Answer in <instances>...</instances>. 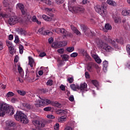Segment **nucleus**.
I'll return each mask as SVG.
<instances>
[{
	"label": "nucleus",
	"mask_w": 130,
	"mask_h": 130,
	"mask_svg": "<svg viewBox=\"0 0 130 130\" xmlns=\"http://www.w3.org/2000/svg\"><path fill=\"white\" fill-rule=\"evenodd\" d=\"M126 67H127L128 69H130V61H128L127 62V63L126 64Z\"/></svg>",
	"instance_id": "obj_63"
},
{
	"label": "nucleus",
	"mask_w": 130,
	"mask_h": 130,
	"mask_svg": "<svg viewBox=\"0 0 130 130\" xmlns=\"http://www.w3.org/2000/svg\"><path fill=\"white\" fill-rule=\"evenodd\" d=\"M76 0H69L68 4L69 9L72 13H78L79 12H83L84 9L82 7H73Z\"/></svg>",
	"instance_id": "obj_3"
},
{
	"label": "nucleus",
	"mask_w": 130,
	"mask_h": 130,
	"mask_svg": "<svg viewBox=\"0 0 130 130\" xmlns=\"http://www.w3.org/2000/svg\"><path fill=\"white\" fill-rule=\"evenodd\" d=\"M44 29V28L42 27L40 28L38 30V34L40 35H48V36H51L53 35L52 32H50L49 30L43 31V30Z\"/></svg>",
	"instance_id": "obj_10"
},
{
	"label": "nucleus",
	"mask_w": 130,
	"mask_h": 130,
	"mask_svg": "<svg viewBox=\"0 0 130 130\" xmlns=\"http://www.w3.org/2000/svg\"><path fill=\"white\" fill-rule=\"evenodd\" d=\"M4 43L3 42H2L1 41H0V50H2L4 49Z\"/></svg>",
	"instance_id": "obj_52"
},
{
	"label": "nucleus",
	"mask_w": 130,
	"mask_h": 130,
	"mask_svg": "<svg viewBox=\"0 0 130 130\" xmlns=\"http://www.w3.org/2000/svg\"><path fill=\"white\" fill-rule=\"evenodd\" d=\"M103 70L105 72H106L107 71V68L109 66V62L107 60H105L103 61Z\"/></svg>",
	"instance_id": "obj_21"
},
{
	"label": "nucleus",
	"mask_w": 130,
	"mask_h": 130,
	"mask_svg": "<svg viewBox=\"0 0 130 130\" xmlns=\"http://www.w3.org/2000/svg\"><path fill=\"white\" fill-rule=\"evenodd\" d=\"M18 71L20 76L23 77L24 76V71L20 66H18Z\"/></svg>",
	"instance_id": "obj_26"
},
{
	"label": "nucleus",
	"mask_w": 130,
	"mask_h": 130,
	"mask_svg": "<svg viewBox=\"0 0 130 130\" xmlns=\"http://www.w3.org/2000/svg\"><path fill=\"white\" fill-rule=\"evenodd\" d=\"M70 88H71L74 91H76L78 90V91H79V85L72 84L70 85Z\"/></svg>",
	"instance_id": "obj_22"
},
{
	"label": "nucleus",
	"mask_w": 130,
	"mask_h": 130,
	"mask_svg": "<svg viewBox=\"0 0 130 130\" xmlns=\"http://www.w3.org/2000/svg\"><path fill=\"white\" fill-rule=\"evenodd\" d=\"M92 83L95 87H96L97 90H99V83L97 80H92Z\"/></svg>",
	"instance_id": "obj_27"
},
{
	"label": "nucleus",
	"mask_w": 130,
	"mask_h": 130,
	"mask_svg": "<svg viewBox=\"0 0 130 130\" xmlns=\"http://www.w3.org/2000/svg\"><path fill=\"white\" fill-rule=\"evenodd\" d=\"M85 76L86 79H89L90 78V75L88 72H86L85 73Z\"/></svg>",
	"instance_id": "obj_53"
},
{
	"label": "nucleus",
	"mask_w": 130,
	"mask_h": 130,
	"mask_svg": "<svg viewBox=\"0 0 130 130\" xmlns=\"http://www.w3.org/2000/svg\"><path fill=\"white\" fill-rule=\"evenodd\" d=\"M7 45L8 47V48H9V49H12V47H13V44L12 42L11 41H7Z\"/></svg>",
	"instance_id": "obj_36"
},
{
	"label": "nucleus",
	"mask_w": 130,
	"mask_h": 130,
	"mask_svg": "<svg viewBox=\"0 0 130 130\" xmlns=\"http://www.w3.org/2000/svg\"><path fill=\"white\" fill-rule=\"evenodd\" d=\"M71 29H72V31H73V32L75 34H76V35H78V36H80L81 35V32L76 29V28L75 27H74L73 25H71Z\"/></svg>",
	"instance_id": "obj_23"
},
{
	"label": "nucleus",
	"mask_w": 130,
	"mask_h": 130,
	"mask_svg": "<svg viewBox=\"0 0 130 130\" xmlns=\"http://www.w3.org/2000/svg\"><path fill=\"white\" fill-rule=\"evenodd\" d=\"M74 81V77H71L68 78V82H69L70 83H72Z\"/></svg>",
	"instance_id": "obj_43"
},
{
	"label": "nucleus",
	"mask_w": 130,
	"mask_h": 130,
	"mask_svg": "<svg viewBox=\"0 0 130 130\" xmlns=\"http://www.w3.org/2000/svg\"><path fill=\"white\" fill-rule=\"evenodd\" d=\"M59 124L58 123H56L54 127V129L55 130H58L59 129Z\"/></svg>",
	"instance_id": "obj_55"
},
{
	"label": "nucleus",
	"mask_w": 130,
	"mask_h": 130,
	"mask_svg": "<svg viewBox=\"0 0 130 130\" xmlns=\"http://www.w3.org/2000/svg\"><path fill=\"white\" fill-rule=\"evenodd\" d=\"M15 93L13 92L12 91H9L6 95V96L8 98L12 97L14 96Z\"/></svg>",
	"instance_id": "obj_32"
},
{
	"label": "nucleus",
	"mask_w": 130,
	"mask_h": 130,
	"mask_svg": "<svg viewBox=\"0 0 130 130\" xmlns=\"http://www.w3.org/2000/svg\"><path fill=\"white\" fill-rule=\"evenodd\" d=\"M42 18L44 20L47 22H49L52 20V17H50V16H47V15L45 14L42 15Z\"/></svg>",
	"instance_id": "obj_24"
},
{
	"label": "nucleus",
	"mask_w": 130,
	"mask_h": 130,
	"mask_svg": "<svg viewBox=\"0 0 130 130\" xmlns=\"http://www.w3.org/2000/svg\"><path fill=\"white\" fill-rule=\"evenodd\" d=\"M126 51L129 54H130V45H127L126 46Z\"/></svg>",
	"instance_id": "obj_57"
},
{
	"label": "nucleus",
	"mask_w": 130,
	"mask_h": 130,
	"mask_svg": "<svg viewBox=\"0 0 130 130\" xmlns=\"http://www.w3.org/2000/svg\"><path fill=\"white\" fill-rule=\"evenodd\" d=\"M114 21L115 23H118L119 21H120V19L119 18V17H113Z\"/></svg>",
	"instance_id": "obj_56"
},
{
	"label": "nucleus",
	"mask_w": 130,
	"mask_h": 130,
	"mask_svg": "<svg viewBox=\"0 0 130 130\" xmlns=\"http://www.w3.org/2000/svg\"><path fill=\"white\" fill-rule=\"evenodd\" d=\"M32 21L33 22H36L38 24H40L41 23V21H39V20H38V19H37V17L36 16H35L32 17Z\"/></svg>",
	"instance_id": "obj_30"
},
{
	"label": "nucleus",
	"mask_w": 130,
	"mask_h": 130,
	"mask_svg": "<svg viewBox=\"0 0 130 130\" xmlns=\"http://www.w3.org/2000/svg\"><path fill=\"white\" fill-rule=\"evenodd\" d=\"M61 57H62L63 60H65L66 61H67L69 59V57L67 54L61 55Z\"/></svg>",
	"instance_id": "obj_29"
},
{
	"label": "nucleus",
	"mask_w": 130,
	"mask_h": 130,
	"mask_svg": "<svg viewBox=\"0 0 130 130\" xmlns=\"http://www.w3.org/2000/svg\"><path fill=\"white\" fill-rule=\"evenodd\" d=\"M19 50L20 54H23L24 52V47L22 45H20L19 46Z\"/></svg>",
	"instance_id": "obj_34"
},
{
	"label": "nucleus",
	"mask_w": 130,
	"mask_h": 130,
	"mask_svg": "<svg viewBox=\"0 0 130 130\" xmlns=\"http://www.w3.org/2000/svg\"><path fill=\"white\" fill-rule=\"evenodd\" d=\"M9 5V3L8 0H4L3 1V5L5 7H8Z\"/></svg>",
	"instance_id": "obj_37"
},
{
	"label": "nucleus",
	"mask_w": 130,
	"mask_h": 130,
	"mask_svg": "<svg viewBox=\"0 0 130 130\" xmlns=\"http://www.w3.org/2000/svg\"><path fill=\"white\" fill-rule=\"evenodd\" d=\"M94 63L93 62H90L87 64V70L89 72H92L94 68Z\"/></svg>",
	"instance_id": "obj_20"
},
{
	"label": "nucleus",
	"mask_w": 130,
	"mask_h": 130,
	"mask_svg": "<svg viewBox=\"0 0 130 130\" xmlns=\"http://www.w3.org/2000/svg\"><path fill=\"white\" fill-rule=\"evenodd\" d=\"M70 111L67 109L63 110L62 115H67L68 114Z\"/></svg>",
	"instance_id": "obj_45"
},
{
	"label": "nucleus",
	"mask_w": 130,
	"mask_h": 130,
	"mask_svg": "<svg viewBox=\"0 0 130 130\" xmlns=\"http://www.w3.org/2000/svg\"><path fill=\"white\" fill-rule=\"evenodd\" d=\"M62 42H54L52 44V47L55 48H58L60 47H62Z\"/></svg>",
	"instance_id": "obj_16"
},
{
	"label": "nucleus",
	"mask_w": 130,
	"mask_h": 130,
	"mask_svg": "<svg viewBox=\"0 0 130 130\" xmlns=\"http://www.w3.org/2000/svg\"><path fill=\"white\" fill-rule=\"evenodd\" d=\"M14 117L16 120L19 121L24 124H27L29 122L27 116L21 111H17L16 114L14 115Z\"/></svg>",
	"instance_id": "obj_2"
},
{
	"label": "nucleus",
	"mask_w": 130,
	"mask_h": 130,
	"mask_svg": "<svg viewBox=\"0 0 130 130\" xmlns=\"http://www.w3.org/2000/svg\"><path fill=\"white\" fill-rule=\"evenodd\" d=\"M106 3L112 7H116L117 3L116 2L113 1V0H107L106 1Z\"/></svg>",
	"instance_id": "obj_18"
},
{
	"label": "nucleus",
	"mask_w": 130,
	"mask_h": 130,
	"mask_svg": "<svg viewBox=\"0 0 130 130\" xmlns=\"http://www.w3.org/2000/svg\"><path fill=\"white\" fill-rule=\"evenodd\" d=\"M15 113V110L13 107H9L6 104L0 103V116L3 117L6 114L12 115Z\"/></svg>",
	"instance_id": "obj_1"
},
{
	"label": "nucleus",
	"mask_w": 130,
	"mask_h": 130,
	"mask_svg": "<svg viewBox=\"0 0 130 130\" xmlns=\"http://www.w3.org/2000/svg\"><path fill=\"white\" fill-rule=\"evenodd\" d=\"M53 84V80L52 79H49L47 82V85L49 86H51Z\"/></svg>",
	"instance_id": "obj_41"
},
{
	"label": "nucleus",
	"mask_w": 130,
	"mask_h": 130,
	"mask_svg": "<svg viewBox=\"0 0 130 130\" xmlns=\"http://www.w3.org/2000/svg\"><path fill=\"white\" fill-rule=\"evenodd\" d=\"M46 117L48 118H49V119H54V118H55V117L53 115H51V114L47 115Z\"/></svg>",
	"instance_id": "obj_58"
},
{
	"label": "nucleus",
	"mask_w": 130,
	"mask_h": 130,
	"mask_svg": "<svg viewBox=\"0 0 130 130\" xmlns=\"http://www.w3.org/2000/svg\"><path fill=\"white\" fill-rule=\"evenodd\" d=\"M91 56L93 58H94L95 61L97 62L98 64H100L102 62V59L100 58V57L95 53L92 54L91 53Z\"/></svg>",
	"instance_id": "obj_14"
},
{
	"label": "nucleus",
	"mask_w": 130,
	"mask_h": 130,
	"mask_svg": "<svg viewBox=\"0 0 130 130\" xmlns=\"http://www.w3.org/2000/svg\"><path fill=\"white\" fill-rule=\"evenodd\" d=\"M45 3L46 4L49 6L51 5L52 4V2L50 0H45Z\"/></svg>",
	"instance_id": "obj_48"
},
{
	"label": "nucleus",
	"mask_w": 130,
	"mask_h": 130,
	"mask_svg": "<svg viewBox=\"0 0 130 130\" xmlns=\"http://www.w3.org/2000/svg\"><path fill=\"white\" fill-rule=\"evenodd\" d=\"M48 42L50 44H51L53 42V39L52 38H50L48 40Z\"/></svg>",
	"instance_id": "obj_64"
},
{
	"label": "nucleus",
	"mask_w": 130,
	"mask_h": 130,
	"mask_svg": "<svg viewBox=\"0 0 130 130\" xmlns=\"http://www.w3.org/2000/svg\"><path fill=\"white\" fill-rule=\"evenodd\" d=\"M105 29L108 30H111L112 29L111 25L108 23L105 24Z\"/></svg>",
	"instance_id": "obj_33"
},
{
	"label": "nucleus",
	"mask_w": 130,
	"mask_h": 130,
	"mask_svg": "<svg viewBox=\"0 0 130 130\" xmlns=\"http://www.w3.org/2000/svg\"><path fill=\"white\" fill-rule=\"evenodd\" d=\"M108 41L110 42V43L112 44L115 47L117 48L116 46V43H122L123 40H119L118 39H116L114 40L113 39L109 38L108 40Z\"/></svg>",
	"instance_id": "obj_11"
},
{
	"label": "nucleus",
	"mask_w": 130,
	"mask_h": 130,
	"mask_svg": "<svg viewBox=\"0 0 130 130\" xmlns=\"http://www.w3.org/2000/svg\"><path fill=\"white\" fill-rule=\"evenodd\" d=\"M67 50L68 52H71L74 51V47H70L67 48Z\"/></svg>",
	"instance_id": "obj_42"
},
{
	"label": "nucleus",
	"mask_w": 130,
	"mask_h": 130,
	"mask_svg": "<svg viewBox=\"0 0 130 130\" xmlns=\"http://www.w3.org/2000/svg\"><path fill=\"white\" fill-rule=\"evenodd\" d=\"M122 15L124 16H126L127 15V10H123L122 11Z\"/></svg>",
	"instance_id": "obj_44"
},
{
	"label": "nucleus",
	"mask_w": 130,
	"mask_h": 130,
	"mask_svg": "<svg viewBox=\"0 0 130 130\" xmlns=\"http://www.w3.org/2000/svg\"><path fill=\"white\" fill-rule=\"evenodd\" d=\"M78 55V53L77 52H73L71 55H70V56L71 57H76Z\"/></svg>",
	"instance_id": "obj_49"
},
{
	"label": "nucleus",
	"mask_w": 130,
	"mask_h": 130,
	"mask_svg": "<svg viewBox=\"0 0 130 130\" xmlns=\"http://www.w3.org/2000/svg\"><path fill=\"white\" fill-rule=\"evenodd\" d=\"M102 48L108 52H111L114 50L113 48L111 47L110 46L106 43H103Z\"/></svg>",
	"instance_id": "obj_12"
},
{
	"label": "nucleus",
	"mask_w": 130,
	"mask_h": 130,
	"mask_svg": "<svg viewBox=\"0 0 130 130\" xmlns=\"http://www.w3.org/2000/svg\"><path fill=\"white\" fill-rule=\"evenodd\" d=\"M29 63L28 64L30 66V68H33L34 66H36V64L34 61V59L32 58V57H28Z\"/></svg>",
	"instance_id": "obj_19"
},
{
	"label": "nucleus",
	"mask_w": 130,
	"mask_h": 130,
	"mask_svg": "<svg viewBox=\"0 0 130 130\" xmlns=\"http://www.w3.org/2000/svg\"><path fill=\"white\" fill-rule=\"evenodd\" d=\"M57 114L59 115H63V110H59L57 111Z\"/></svg>",
	"instance_id": "obj_60"
},
{
	"label": "nucleus",
	"mask_w": 130,
	"mask_h": 130,
	"mask_svg": "<svg viewBox=\"0 0 130 130\" xmlns=\"http://www.w3.org/2000/svg\"><path fill=\"white\" fill-rule=\"evenodd\" d=\"M64 130H73V128L71 126H67L64 128Z\"/></svg>",
	"instance_id": "obj_59"
},
{
	"label": "nucleus",
	"mask_w": 130,
	"mask_h": 130,
	"mask_svg": "<svg viewBox=\"0 0 130 130\" xmlns=\"http://www.w3.org/2000/svg\"><path fill=\"white\" fill-rule=\"evenodd\" d=\"M16 8L17 10H20L23 15H26L27 16V20H29L31 18V15H29V13L27 12L26 10L24 9V6L22 3H18L16 5Z\"/></svg>",
	"instance_id": "obj_4"
},
{
	"label": "nucleus",
	"mask_w": 130,
	"mask_h": 130,
	"mask_svg": "<svg viewBox=\"0 0 130 130\" xmlns=\"http://www.w3.org/2000/svg\"><path fill=\"white\" fill-rule=\"evenodd\" d=\"M65 1V0H57L56 1V4L58 5H60L63 3V2Z\"/></svg>",
	"instance_id": "obj_46"
},
{
	"label": "nucleus",
	"mask_w": 130,
	"mask_h": 130,
	"mask_svg": "<svg viewBox=\"0 0 130 130\" xmlns=\"http://www.w3.org/2000/svg\"><path fill=\"white\" fill-rule=\"evenodd\" d=\"M48 92L47 89H41L39 90V93H46Z\"/></svg>",
	"instance_id": "obj_38"
},
{
	"label": "nucleus",
	"mask_w": 130,
	"mask_h": 130,
	"mask_svg": "<svg viewBox=\"0 0 130 130\" xmlns=\"http://www.w3.org/2000/svg\"><path fill=\"white\" fill-rule=\"evenodd\" d=\"M52 10L51 8H45V12L49 14V13H50L51 12H52Z\"/></svg>",
	"instance_id": "obj_35"
},
{
	"label": "nucleus",
	"mask_w": 130,
	"mask_h": 130,
	"mask_svg": "<svg viewBox=\"0 0 130 130\" xmlns=\"http://www.w3.org/2000/svg\"><path fill=\"white\" fill-rule=\"evenodd\" d=\"M58 52L60 54H63L64 52V49L63 48H60L57 50Z\"/></svg>",
	"instance_id": "obj_54"
},
{
	"label": "nucleus",
	"mask_w": 130,
	"mask_h": 130,
	"mask_svg": "<svg viewBox=\"0 0 130 130\" xmlns=\"http://www.w3.org/2000/svg\"><path fill=\"white\" fill-rule=\"evenodd\" d=\"M51 110V108L50 107H48L44 109V110L45 111H50Z\"/></svg>",
	"instance_id": "obj_61"
},
{
	"label": "nucleus",
	"mask_w": 130,
	"mask_h": 130,
	"mask_svg": "<svg viewBox=\"0 0 130 130\" xmlns=\"http://www.w3.org/2000/svg\"><path fill=\"white\" fill-rule=\"evenodd\" d=\"M94 42L99 46H102V45H103V43L102 42V41L100 40L99 38H96L94 40Z\"/></svg>",
	"instance_id": "obj_25"
},
{
	"label": "nucleus",
	"mask_w": 130,
	"mask_h": 130,
	"mask_svg": "<svg viewBox=\"0 0 130 130\" xmlns=\"http://www.w3.org/2000/svg\"><path fill=\"white\" fill-rule=\"evenodd\" d=\"M53 32H57V33H61L63 34V35L65 37H72L73 34L71 32H68L66 30H65L64 28H57L56 29H54L53 30Z\"/></svg>",
	"instance_id": "obj_6"
},
{
	"label": "nucleus",
	"mask_w": 130,
	"mask_h": 130,
	"mask_svg": "<svg viewBox=\"0 0 130 130\" xmlns=\"http://www.w3.org/2000/svg\"><path fill=\"white\" fill-rule=\"evenodd\" d=\"M20 22L19 17L17 16H11L8 19V24L10 25H15V24Z\"/></svg>",
	"instance_id": "obj_7"
},
{
	"label": "nucleus",
	"mask_w": 130,
	"mask_h": 130,
	"mask_svg": "<svg viewBox=\"0 0 130 130\" xmlns=\"http://www.w3.org/2000/svg\"><path fill=\"white\" fill-rule=\"evenodd\" d=\"M18 99H15V98H13L11 100V102L12 103H15L16 102H18Z\"/></svg>",
	"instance_id": "obj_47"
},
{
	"label": "nucleus",
	"mask_w": 130,
	"mask_h": 130,
	"mask_svg": "<svg viewBox=\"0 0 130 130\" xmlns=\"http://www.w3.org/2000/svg\"><path fill=\"white\" fill-rule=\"evenodd\" d=\"M14 42L15 43H18L19 42V37L18 36H15V37Z\"/></svg>",
	"instance_id": "obj_50"
},
{
	"label": "nucleus",
	"mask_w": 130,
	"mask_h": 130,
	"mask_svg": "<svg viewBox=\"0 0 130 130\" xmlns=\"http://www.w3.org/2000/svg\"><path fill=\"white\" fill-rule=\"evenodd\" d=\"M6 125L7 126L12 127V126H15L16 123H15V122H14V121H13L12 120H8L6 121Z\"/></svg>",
	"instance_id": "obj_17"
},
{
	"label": "nucleus",
	"mask_w": 130,
	"mask_h": 130,
	"mask_svg": "<svg viewBox=\"0 0 130 130\" xmlns=\"http://www.w3.org/2000/svg\"><path fill=\"white\" fill-rule=\"evenodd\" d=\"M16 79H17V81H19V83L23 82V79L20 77H17Z\"/></svg>",
	"instance_id": "obj_51"
},
{
	"label": "nucleus",
	"mask_w": 130,
	"mask_h": 130,
	"mask_svg": "<svg viewBox=\"0 0 130 130\" xmlns=\"http://www.w3.org/2000/svg\"><path fill=\"white\" fill-rule=\"evenodd\" d=\"M35 105L37 107H39L40 106H44L45 105V102L44 100H37L36 103L35 104Z\"/></svg>",
	"instance_id": "obj_15"
},
{
	"label": "nucleus",
	"mask_w": 130,
	"mask_h": 130,
	"mask_svg": "<svg viewBox=\"0 0 130 130\" xmlns=\"http://www.w3.org/2000/svg\"><path fill=\"white\" fill-rule=\"evenodd\" d=\"M94 9L98 13L101 15L103 17H106L107 15V12L104 5L95 6Z\"/></svg>",
	"instance_id": "obj_5"
},
{
	"label": "nucleus",
	"mask_w": 130,
	"mask_h": 130,
	"mask_svg": "<svg viewBox=\"0 0 130 130\" xmlns=\"http://www.w3.org/2000/svg\"><path fill=\"white\" fill-rule=\"evenodd\" d=\"M58 121L61 123H63L67 121V118L66 116H61L58 119Z\"/></svg>",
	"instance_id": "obj_28"
},
{
	"label": "nucleus",
	"mask_w": 130,
	"mask_h": 130,
	"mask_svg": "<svg viewBox=\"0 0 130 130\" xmlns=\"http://www.w3.org/2000/svg\"><path fill=\"white\" fill-rule=\"evenodd\" d=\"M87 84L86 83H81L80 86H79L78 92L83 93L87 91Z\"/></svg>",
	"instance_id": "obj_8"
},
{
	"label": "nucleus",
	"mask_w": 130,
	"mask_h": 130,
	"mask_svg": "<svg viewBox=\"0 0 130 130\" xmlns=\"http://www.w3.org/2000/svg\"><path fill=\"white\" fill-rule=\"evenodd\" d=\"M69 100L70 101V102H73L74 101V95H70L69 98Z\"/></svg>",
	"instance_id": "obj_62"
},
{
	"label": "nucleus",
	"mask_w": 130,
	"mask_h": 130,
	"mask_svg": "<svg viewBox=\"0 0 130 130\" xmlns=\"http://www.w3.org/2000/svg\"><path fill=\"white\" fill-rule=\"evenodd\" d=\"M33 124H34L37 128H40L41 127H44L45 126V123L44 122L41 123L39 122V121L37 120H34L32 121Z\"/></svg>",
	"instance_id": "obj_13"
},
{
	"label": "nucleus",
	"mask_w": 130,
	"mask_h": 130,
	"mask_svg": "<svg viewBox=\"0 0 130 130\" xmlns=\"http://www.w3.org/2000/svg\"><path fill=\"white\" fill-rule=\"evenodd\" d=\"M17 93L22 96H24L26 94V91L24 90H17Z\"/></svg>",
	"instance_id": "obj_31"
},
{
	"label": "nucleus",
	"mask_w": 130,
	"mask_h": 130,
	"mask_svg": "<svg viewBox=\"0 0 130 130\" xmlns=\"http://www.w3.org/2000/svg\"><path fill=\"white\" fill-rule=\"evenodd\" d=\"M53 105L54 106H55L57 108H60L61 107V105L58 102H56L53 104Z\"/></svg>",
	"instance_id": "obj_39"
},
{
	"label": "nucleus",
	"mask_w": 130,
	"mask_h": 130,
	"mask_svg": "<svg viewBox=\"0 0 130 130\" xmlns=\"http://www.w3.org/2000/svg\"><path fill=\"white\" fill-rule=\"evenodd\" d=\"M81 29L84 33V34L88 37L91 36H94V32H92L89 28H88L86 26L83 25L81 26Z\"/></svg>",
	"instance_id": "obj_9"
},
{
	"label": "nucleus",
	"mask_w": 130,
	"mask_h": 130,
	"mask_svg": "<svg viewBox=\"0 0 130 130\" xmlns=\"http://www.w3.org/2000/svg\"><path fill=\"white\" fill-rule=\"evenodd\" d=\"M44 101L45 102V105H48L51 103V101L50 100H47V99H45V100H44Z\"/></svg>",
	"instance_id": "obj_40"
}]
</instances>
